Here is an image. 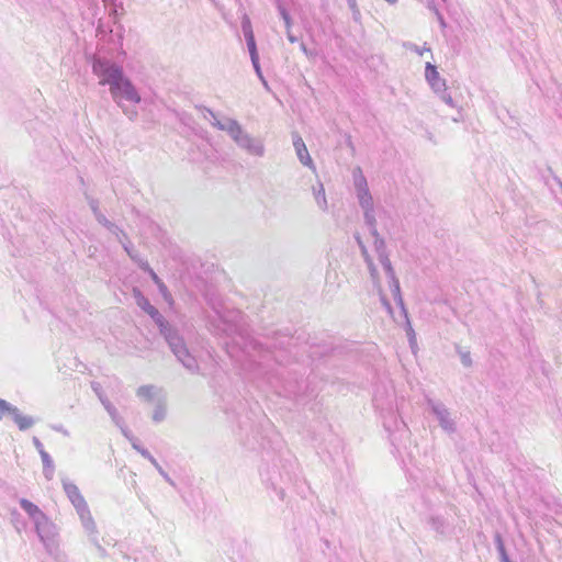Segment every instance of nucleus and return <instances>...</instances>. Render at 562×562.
Masks as SVG:
<instances>
[{
	"instance_id": "obj_1",
	"label": "nucleus",
	"mask_w": 562,
	"mask_h": 562,
	"mask_svg": "<svg viewBox=\"0 0 562 562\" xmlns=\"http://www.w3.org/2000/svg\"><path fill=\"white\" fill-rule=\"evenodd\" d=\"M134 297L137 305L147 313L159 328L160 335L168 344L177 360L191 373H200V367L195 358L190 353L183 337L178 329L171 325L159 311L150 304L149 300L137 289L134 290Z\"/></svg>"
},
{
	"instance_id": "obj_2",
	"label": "nucleus",
	"mask_w": 562,
	"mask_h": 562,
	"mask_svg": "<svg viewBox=\"0 0 562 562\" xmlns=\"http://www.w3.org/2000/svg\"><path fill=\"white\" fill-rule=\"evenodd\" d=\"M111 97L116 105L131 121H135L138 116V112L135 108L127 106L123 101H127L137 104L142 101L140 94L133 85L130 78L126 76L120 79L111 89Z\"/></svg>"
},
{
	"instance_id": "obj_3",
	"label": "nucleus",
	"mask_w": 562,
	"mask_h": 562,
	"mask_svg": "<svg viewBox=\"0 0 562 562\" xmlns=\"http://www.w3.org/2000/svg\"><path fill=\"white\" fill-rule=\"evenodd\" d=\"M64 492L66 493L68 499L75 507L77 514L80 517L81 524L86 531L94 533L95 532V522L91 516L90 509L83 496L81 495L78 486L67 479L61 480Z\"/></svg>"
},
{
	"instance_id": "obj_4",
	"label": "nucleus",
	"mask_w": 562,
	"mask_h": 562,
	"mask_svg": "<svg viewBox=\"0 0 562 562\" xmlns=\"http://www.w3.org/2000/svg\"><path fill=\"white\" fill-rule=\"evenodd\" d=\"M92 72L100 78L101 86L108 85L110 89L125 76L120 65L102 57H93Z\"/></svg>"
},
{
	"instance_id": "obj_5",
	"label": "nucleus",
	"mask_w": 562,
	"mask_h": 562,
	"mask_svg": "<svg viewBox=\"0 0 562 562\" xmlns=\"http://www.w3.org/2000/svg\"><path fill=\"white\" fill-rule=\"evenodd\" d=\"M5 414L12 417L13 422L22 431L31 428L35 424V419L32 416L23 415L16 406L0 398V419H2Z\"/></svg>"
},
{
	"instance_id": "obj_6",
	"label": "nucleus",
	"mask_w": 562,
	"mask_h": 562,
	"mask_svg": "<svg viewBox=\"0 0 562 562\" xmlns=\"http://www.w3.org/2000/svg\"><path fill=\"white\" fill-rule=\"evenodd\" d=\"M35 530L43 542V544L48 549L54 543V537L56 535L55 525L48 519V517L44 514L38 519L34 521Z\"/></svg>"
},
{
	"instance_id": "obj_7",
	"label": "nucleus",
	"mask_w": 562,
	"mask_h": 562,
	"mask_svg": "<svg viewBox=\"0 0 562 562\" xmlns=\"http://www.w3.org/2000/svg\"><path fill=\"white\" fill-rule=\"evenodd\" d=\"M236 145L252 156L261 157L265 154V147L262 142L258 138L252 137L247 132L236 143Z\"/></svg>"
},
{
	"instance_id": "obj_8",
	"label": "nucleus",
	"mask_w": 562,
	"mask_h": 562,
	"mask_svg": "<svg viewBox=\"0 0 562 562\" xmlns=\"http://www.w3.org/2000/svg\"><path fill=\"white\" fill-rule=\"evenodd\" d=\"M292 140H293V146H294V149H295V153H296V156H297L300 162L302 165L308 167L313 171H315L316 168L314 166L313 159L310 156L306 145H305L304 140L302 139V137L297 133H293Z\"/></svg>"
},
{
	"instance_id": "obj_9",
	"label": "nucleus",
	"mask_w": 562,
	"mask_h": 562,
	"mask_svg": "<svg viewBox=\"0 0 562 562\" xmlns=\"http://www.w3.org/2000/svg\"><path fill=\"white\" fill-rule=\"evenodd\" d=\"M241 31L244 33L250 57L258 56L257 44H256L251 22L247 15H244V18L241 20Z\"/></svg>"
},
{
	"instance_id": "obj_10",
	"label": "nucleus",
	"mask_w": 562,
	"mask_h": 562,
	"mask_svg": "<svg viewBox=\"0 0 562 562\" xmlns=\"http://www.w3.org/2000/svg\"><path fill=\"white\" fill-rule=\"evenodd\" d=\"M133 449H135L138 453H140L145 459H147L150 464H153L158 473L165 479L167 483H169L171 486H176L175 481L169 476V474L161 468V465L158 463V461L154 458V456L144 447H142L139 443L133 442Z\"/></svg>"
},
{
	"instance_id": "obj_11",
	"label": "nucleus",
	"mask_w": 562,
	"mask_h": 562,
	"mask_svg": "<svg viewBox=\"0 0 562 562\" xmlns=\"http://www.w3.org/2000/svg\"><path fill=\"white\" fill-rule=\"evenodd\" d=\"M218 317L224 324L223 331L226 335L231 336V335H234L239 331L238 322H239V318L241 317L239 312H234V313H232L231 316L218 315Z\"/></svg>"
},
{
	"instance_id": "obj_12",
	"label": "nucleus",
	"mask_w": 562,
	"mask_h": 562,
	"mask_svg": "<svg viewBox=\"0 0 562 562\" xmlns=\"http://www.w3.org/2000/svg\"><path fill=\"white\" fill-rule=\"evenodd\" d=\"M200 110L203 111V117L205 120L209 119L207 115H210L212 117V121H211L212 126L216 127L220 131L226 132V126L228 125L229 122H232L234 120V119H229V117L218 120L216 114L211 109H207L205 106H200Z\"/></svg>"
},
{
	"instance_id": "obj_13",
	"label": "nucleus",
	"mask_w": 562,
	"mask_h": 562,
	"mask_svg": "<svg viewBox=\"0 0 562 562\" xmlns=\"http://www.w3.org/2000/svg\"><path fill=\"white\" fill-rule=\"evenodd\" d=\"M19 503L21 508L30 516L33 522L44 515L37 505L26 498H21Z\"/></svg>"
},
{
	"instance_id": "obj_14",
	"label": "nucleus",
	"mask_w": 562,
	"mask_h": 562,
	"mask_svg": "<svg viewBox=\"0 0 562 562\" xmlns=\"http://www.w3.org/2000/svg\"><path fill=\"white\" fill-rule=\"evenodd\" d=\"M146 269L148 270V274L150 279L154 281V283L157 285L160 294L164 296L166 301H171V294L167 288V285L162 282V280L157 276V273L149 267V265H146Z\"/></svg>"
},
{
	"instance_id": "obj_15",
	"label": "nucleus",
	"mask_w": 562,
	"mask_h": 562,
	"mask_svg": "<svg viewBox=\"0 0 562 562\" xmlns=\"http://www.w3.org/2000/svg\"><path fill=\"white\" fill-rule=\"evenodd\" d=\"M226 132L235 143H237L246 133V131H244L241 125L236 120H233L228 123L226 126Z\"/></svg>"
},
{
	"instance_id": "obj_16",
	"label": "nucleus",
	"mask_w": 562,
	"mask_h": 562,
	"mask_svg": "<svg viewBox=\"0 0 562 562\" xmlns=\"http://www.w3.org/2000/svg\"><path fill=\"white\" fill-rule=\"evenodd\" d=\"M226 132L235 143H237L246 133V131H244L241 125L236 120H233L228 123L226 126Z\"/></svg>"
},
{
	"instance_id": "obj_17",
	"label": "nucleus",
	"mask_w": 562,
	"mask_h": 562,
	"mask_svg": "<svg viewBox=\"0 0 562 562\" xmlns=\"http://www.w3.org/2000/svg\"><path fill=\"white\" fill-rule=\"evenodd\" d=\"M102 405L104 406V408L108 412V414L110 415L112 422L116 426H122V424H124V419L119 414V412L115 408V406L109 400H102Z\"/></svg>"
},
{
	"instance_id": "obj_18",
	"label": "nucleus",
	"mask_w": 562,
	"mask_h": 562,
	"mask_svg": "<svg viewBox=\"0 0 562 562\" xmlns=\"http://www.w3.org/2000/svg\"><path fill=\"white\" fill-rule=\"evenodd\" d=\"M426 78H427V80L430 82V85L432 87H437L438 86L439 74H438L436 67L432 66L429 63L426 66Z\"/></svg>"
},
{
	"instance_id": "obj_19",
	"label": "nucleus",
	"mask_w": 562,
	"mask_h": 562,
	"mask_svg": "<svg viewBox=\"0 0 562 562\" xmlns=\"http://www.w3.org/2000/svg\"><path fill=\"white\" fill-rule=\"evenodd\" d=\"M361 181L363 182L364 187L359 191L360 203L362 206L369 207L371 205V196L369 194L364 179H361Z\"/></svg>"
},
{
	"instance_id": "obj_20",
	"label": "nucleus",
	"mask_w": 562,
	"mask_h": 562,
	"mask_svg": "<svg viewBox=\"0 0 562 562\" xmlns=\"http://www.w3.org/2000/svg\"><path fill=\"white\" fill-rule=\"evenodd\" d=\"M153 385H142L137 389L136 394L138 397L150 401L153 398Z\"/></svg>"
},
{
	"instance_id": "obj_21",
	"label": "nucleus",
	"mask_w": 562,
	"mask_h": 562,
	"mask_svg": "<svg viewBox=\"0 0 562 562\" xmlns=\"http://www.w3.org/2000/svg\"><path fill=\"white\" fill-rule=\"evenodd\" d=\"M166 407L164 405H157L153 413V420L160 423L166 418Z\"/></svg>"
},
{
	"instance_id": "obj_22",
	"label": "nucleus",
	"mask_w": 562,
	"mask_h": 562,
	"mask_svg": "<svg viewBox=\"0 0 562 562\" xmlns=\"http://www.w3.org/2000/svg\"><path fill=\"white\" fill-rule=\"evenodd\" d=\"M111 234L115 235L117 240H120V238H124V239H127V235L124 231H122L117 225H115L114 223H111V226H109L106 228Z\"/></svg>"
},
{
	"instance_id": "obj_23",
	"label": "nucleus",
	"mask_w": 562,
	"mask_h": 562,
	"mask_svg": "<svg viewBox=\"0 0 562 562\" xmlns=\"http://www.w3.org/2000/svg\"><path fill=\"white\" fill-rule=\"evenodd\" d=\"M109 8V13L111 16L116 19L120 14H123L124 8L122 2H115V7L106 5Z\"/></svg>"
},
{
	"instance_id": "obj_24",
	"label": "nucleus",
	"mask_w": 562,
	"mask_h": 562,
	"mask_svg": "<svg viewBox=\"0 0 562 562\" xmlns=\"http://www.w3.org/2000/svg\"><path fill=\"white\" fill-rule=\"evenodd\" d=\"M97 530L94 533H91L89 532V536H90V541L95 546L97 550H98V553L100 557H105L106 555V551L105 549L99 543L98 541V538H97Z\"/></svg>"
},
{
	"instance_id": "obj_25",
	"label": "nucleus",
	"mask_w": 562,
	"mask_h": 562,
	"mask_svg": "<svg viewBox=\"0 0 562 562\" xmlns=\"http://www.w3.org/2000/svg\"><path fill=\"white\" fill-rule=\"evenodd\" d=\"M250 59H251V64H252V66H254V69H255V71H256L257 76L260 78V80H261L265 85H267V82H266V80H265V78H263V76H262V72H261V68H260V64H259V55H258V56H256V57H250Z\"/></svg>"
},
{
	"instance_id": "obj_26",
	"label": "nucleus",
	"mask_w": 562,
	"mask_h": 562,
	"mask_svg": "<svg viewBox=\"0 0 562 562\" xmlns=\"http://www.w3.org/2000/svg\"><path fill=\"white\" fill-rule=\"evenodd\" d=\"M117 427L121 429V431H122L123 436H124L126 439H128V440H130V442H131V445H132V446H133V442H135V443H139V442H138V439H137V438H135V437L132 435V432H131V430H130V429H127V427L125 426V423H124V424H122V426H117Z\"/></svg>"
},
{
	"instance_id": "obj_27",
	"label": "nucleus",
	"mask_w": 562,
	"mask_h": 562,
	"mask_svg": "<svg viewBox=\"0 0 562 562\" xmlns=\"http://www.w3.org/2000/svg\"><path fill=\"white\" fill-rule=\"evenodd\" d=\"M117 427L121 429V431H122L123 436H124L126 439H128V440H130V442H131V445H132V446H133V442H135V443H139V442H138V439H137V438H135V437L132 435V432H131V430H130V429H127V427L125 426V423H124V424H122V426H117Z\"/></svg>"
},
{
	"instance_id": "obj_28",
	"label": "nucleus",
	"mask_w": 562,
	"mask_h": 562,
	"mask_svg": "<svg viewBox=\"0 0 562 562\" xmlns=\"http://www.w3.org/2000/svg\"><path fill=\"white\" fill-rule=\"evenodd\" d=\"M91 387L94 391V393L97 394V396L99 397L101 403H102V400H108V397L104 396V394L102 392V387L98 382H92Z\"/></svg>"
},
{
	"instance_id": "obj_29",
	"label": "nucleus",
	"mask_w": 562,
	"mask_h": 562,
	"mask_svg": "<svg viewBox=\"0 0 562 562\" xmlns=\"http://www.w3.org/2000/svg\"><path fill=\"white\" fill-rule=\"evenodd\" d=\"M279 12H280L281 18L284 21V24H285L286 29L289 30L290 22H291L290 14L288 13V11L282 5H279Z\"/></svg>"
},
{
	"instance_id": "obj_30",
	"label": "nucleus",
	"mask_w": 562,
	"mask_h": 562,
	"mask_svg": "<svg viewBox=\"0 0 562 562\" xmlns=\"http://www.w3.org/2000/svg\"><path fill=\"white\" fill-rule=\"evenodd\" d=\"M279 12H280L281 18L284 21V24H285L286 29L289 30L290 22H291L290 14L288 13V11L282 5H279Z\"/></svg>"
},
{
	"instance_id": "obj_31",
	"label": "nucleus",
	"mask_w": 562,
	"mask_h": 562,
	"mask_svg": "<svg viewBox=\"0 0 562 562\" xmlns=\"http://www.w3.org/2000/svg\"><path fill=\"white\" fill-rule=\"evenodd\" d=\"M40 456L43 462V468H52V465H54V461L47 452H43Z\"/></svg>"
},
{
	"instance_id": "obj_32",
	"label": "nucleus",
	"mask_w": 562,
	"mask_h": 562,
	"mask_svg": "<svg viewBox=\"0 0 562 562\" xmlns=\"http://www.w3.org/2000/svg\"><path fill=\"white\" fill-rule=\"evenodd\" d=\"M88 199V204L93 213V215H97L98 213H100L101 211L99 210V201L93 199V198H87Z\"/></svg>"
},
{
	"instance_id": "obj_33",
	"label": "nucleus",
	"mask_w": 562,
	"mask_h": 562,
	"mask_svg": "<svg viewBox=\"0 0 562 562\" xmlns=\"http://www.w3.org/2000/svg\"><path fill=\"white\" fill-rule=\"evenodd\" d=\"M97 222L99 224H101L102 226H104L105 228H108L109 226H111V221H109L104 214H102L101 212L98 213L97 215H94Z\"/></svg>"
},
{
	"instance_id": "obj_34",
	"label": "nucleus",
	"mask_w": 562,
	"mask_h": 562,
	"mask_svg": "<svg viewBox=\"0 0 562 562\" xmlns=\"http://www.w3.org/2000/svg\"><path fill=\"white\" fill-rule=\"evenodd\" d=\"M32 442L40 454L46 452L42 441L37 437H33Z\"/></svg>"
},
{
	"instance_id": "obj_35",
	"label": "nucleus",
	"mask_w": 562,
	"mask_h": 562,
	"mask_svg": "<svg viewBox=\"0 0 562 562\" xmlns=\"http://www.w3.org/2000/svg\"><path fill=\"white\" fill-rule=\"evenodd\" d=\"M55 467L52 465V468H43V474L46 480L50 481L54 476Z\"/></svg>"
},
{
	"instance_id": "obj_36",
	"label": "nucleus",
	"mask_w": 562,
	"mask_h": 562,
	"mask_svg": "<svg viewBox=\"0 0 562 562\" xmlns=\"http://www.w3.org/2000/svg\"><path fill=\"white\" fill-rule=\"evenodd\" d=\"M119 241L122 244V246H123V248H124V250H125L126 252H127L128 250H131V248H133V247L131 246L130 241H128V238H127V239L120 238V240H119Z\"/></svg>"
},
{
	"instance_id": "obj_37",
	"label": "nucleus",
	"mask_w": 562,
	"mask_h": 562,
	"mask_svg": "<svg viewBox=\"0 0 562 562\" xmlns=\"http://www.w3.org/2000/svg\"><path fill=\"white\" fill-rule=\"evenodd\" d=\"M127 255L131 257L132 260L136 261L138 258L137 251L131 248V250L127 251Z\"/></svg>"
},
{
	"instance_id": "obj_38",
	"label": "nucleus",
	"mask_w": 562,
	"mask_h": 562,
	"mask_svg": "<svg viewBox=\"0 0 562 562\" xmlns=\"http://www.w3.org/2000/svg\"><path fill=\"white\" fill-rule=\"evenodd\" d=\"M136 262H138V265H139V267H140V269H142V270H144L145 272H147V273H148V270L146 269V265H148V262H147V261H144V260H142V259H139V258H137Z\"/></svg>"
},
{
	"instance_id": "obj_39",
	"label": "nucleus",
	"mask_w": 562,
	"mask_h": 562,
	"mask_svg": "<svg viewBox=\"0 0 562 562\" xmlns=\"http://www.w3.org/2000/svg\"><path fill=\"white\" fill-rule=\"evenodd\" d=\"M54 429H55L56 431L61 432L64 436H69L68 430H67V429H65L61 425H59V426H55V427H54Z\"/></svg>"
},
{
	"instance_id": "obj_40",
	"label": "nucleus",
	"mask_w": 562,
	"mask_h": 562,
	"mask_svg": "<svg viewBox=\"0 0 562 562\" xmlns=\"http://www.w3.org/2000/svg\"><path fill=\"white\" fill-rule=\"evenodd\" d=\"M273 490L276 491L279 499L283 501L284 499V491L282 488H277L276 486L273 487Z\"/></svg>"
},
{
	"instance_id": "obj_41",
	"label": "nucleus",
	"mask_w": 562,
	"mask_h": 562,
	"mask_svg": "<svg viewBox=\"0 0 562 562\" xmlns=\"http://www.w3.org/2000/svg\"><path fill=\"white\" fill-rule=\"evenodd\" d=\"M288 38L291 43H294L297 41V38L288 30Z\"/></svg>"
},
{
	"instance_id": "obj_42",
	"label": "nucleus",
	"mask_w": 562,
	"mask_h": 562,
	"mask_svg": "<svg viewBox=\"0 0 562 562\" xmlns=\"http://www.w3.org/2000/svg\"><path fill=\"white\" fill-rule=\"evenodd\" d=\"M115 2H117V0H104L105 5H113V7H115Z\"/></svg>"
},
{
	"instance_id": "obj_43",
	"label": "nucleus",
	"mask_w": 562,
	"mask_h": 562,
	"mask_svg": "<svg viewBox=\"0 0 562 562\" xmlns=\"http://www.w3.org/2000/svg\"><path fill=\"white\" fill-rule=\"evenodd\" d=\"M301 47H302L303 52H304L306 55H308L307 48H306V46H305V44H304V43H302V44H301Z\"/></svg>"
},
{
	"instance_id": "obj_44",
	"label": "nucleus",
	"mask_w": 562,
	"mask_h": 562,
	"mask_svg": "<svg viewBox=\"0 0 562 562\" xmlns=\"http://www.w3.org/2000/svg\"><path fill=\"white\" fill-rule=\"evenodd\" d=\"M387 3L394 4L397 0H385Z\"/></svg>"
},
{
	"instance_id": "obj_45",
	"label": "nucleus",
	"mask_w": 562,
	"mask_h": 562,
	"mask_svg": "<svg viewBox=\"0 0 562 562\" xmlns=\"http://www.w3.org/2000/svg\"><path fill=\"white\" fill-rule=\"evenodd\" d=\"M313 194L316 196V188L312 187Z\"/></svg>"
}]
</instances>
